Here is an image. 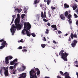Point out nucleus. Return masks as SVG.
Masks as SVG:
<instances>
[{"label": "nucleus", "mask_w": 78, "mask_h": 78, "mask_svg": "<svg viewBox=\"0 0 78 78\" xmlns=\"http://www.w3.org/2000/svg\"><path fill=\"white\" fill-rule=\"evenodd\" d=\"M22 23H24V29L22 30V33L23 35H25L27 34V36L30 37V30L31 29V26L30 24L29 23L24 22H22Z\"/></svg>", "instance_id": "nucleus-1"}, {"label": "nucleus", "mask_w": 78, "mask_h": 78, "mask_svg": "<svg viewBox=\"0 0 78 78\" xmlns=\"http://www.w3.org/2000/svg\"><path fill=\"white\" fill-rule=\"evenodd\" d=\"M39 71V69L37 68H35V69H31L30 71V78H37L36 75V72Z\"/></svg>", "instance_id": "nucleus-2"}, {"label": "nucleus", "mask_w": 78, "mask_h": 78, "mask_svg": "<svg viewBox=\"0 0 78 78\" xmlns=\"http://www.w3.org/2000/svg\"><path fill=\"white\" fill-rule=\"evenodd\" d=\"M64 52V51L63 50H62L59 53V55L61 56V58H62L64 61H67V57L69 55V53H67L66 52L65 53H63Z\"/></svg>", "instance_id": "nucleus-3"}, {"label": "nucleus", "mask_w": 78, "mask_h": 78, "mask_svg": "<svg viewBox=\"0 0 78 78\" xmlns=\"http://www.w3.org/2000/svg\"><path fill=\"white\" fill-rule=\"evenodd\" d=\"M12 27L10 29V30L11 33H12V35H14V30L16 31V28L17 30H20L21 28H22V27L20 26H19L17 25V26H16V25H15V26L14 25V24H12Z\"/></svg>", "instance_id": "nucleus-4"}, {"label": "nucleus", "mask_w": 78, "mask_h": 78, "mask_svg": "<svg viewBox=\"0 0 78 78\" xmlns=\"http://www.w3.org/2000/svg\"><path fill=\"white\" fill-rule=\"evenodd\" d=\"M17 17L15 19V25H16V26H17V25L20 27H22V25L20 23V15L19 14L17 15Z\"/></svg>", "instance_id": "nucleus-5"}, {"label": "nucleus", "mask_w": 78, "mask_h": 78, "mask_svg": "<svg viewBox=\"0 0 78 78\" xmlns=\"http://www.w3.org/2000/svg\"><path fill=\"white\" fill-rule=\"evenodd\" d=\"M77 42L78 41L76 40H74L71 44V46H72V47H75Z\"/></svg>", "instance_id": "nucleus-6"}, {"label": "nucleus", "mask_w": 78, "mask_h": 78, "mask_svg": "<svg viewBox=\"0 0 78 78\" xmlns=\"http://www.w3.org/2000/svg\"><path fill=\"white\" fill-rule=\"evenodd\" d=\"M60 17L61 20H65V16L63 14H62L60 15Z\"/></svg>", "instance_id": "nucleus-7"}, {"label": "nucleus", "mask_w": 78, "mask_h": 78, "mask_svg": "<svg viewBox=\"0 0 78 78\" xmlns=\"http://www.w3.org/2000/svg\"><path fill=\"white\" fill-rule=\"evenodd\" d=\"M5 71L4 72V74L5 75V76H7L8 75V69H7L6 70V69H5Z\"/></svg>", "instance_id": "nucleus-8"}, {"label": "nucleus", "mask_w": 78, "mask_h": 78, "mask_svg": "<svg viewBox=\"0 0 78 78\" xmlns=\"http://www.w3.org/2000/svg\"><path fill=\"white\" fill-rule=\"evenodd\" d=\"M2 45H8V44L6 43V41H4L1 44Z\"/></svg>", "instance_id": "nucleus-9"}, {"label": "nucleus", "mask_w": 78, "mask_h": 78, "mask_svg": "<svg viewBox=\"0 0 78 78\" xmlns=\"http://www.w3.org/2000/svg\"><path fill=\"white\" fill-rule=\"evenodd\" d=\"M51 27L53 28H54V30H57V29L56 28V25H53L51 26Z\"/></svg>", "instance_id": "nucleus-10"}, {"label": "nucleus", "mask_w": 78, "mask_h": 78, "mask_svg": "<svg viewBox=\"0 0 78 78\" xmlns=\"http://www.w3.org/2000/svg\"><path fill=\"white\" fill-rule=\"evenodd\" d=\"M5 62L6 64H9V59H8V57H5Z\"/></svg>", "instance_id": "nucleus-11"}, {"label": "nucleus", "mask_w": 78, "mask_h": 78, "mask_svg": "<svg viewBox=\"0 0 78 78\" xmlns=\"http://www.w3.org/2000/svg\"><path fill=\"white\" fill-rule=\"evenodd\" d=\"M16 16V15H14L13 16H12V17H13L12 20V21L11 22V24L13 23V22H14V19H15V17Z\"/></svg>", "instance_id": "nucleus-12"}, {"label": "nucleus", "mask_w": 78, "mask_h": 78, "mask_svg": "<svg viewBox=\"0 0 78 78\" xmlns=\"http://www.w3.org/2000/svg\"><path fill=\"white\" fill-rule=\"evenodd\" d=\"M12 72L13 74H16L17 73V70L16 69H13L12 71Z\"/></svg>", "instance_id": "nucleus-13"}, {"label": "nucleus", "mask_w": 78, "mask_h": 78, "mask_svg": "<svg viewBox=\"0 0 78 78\" xmlns=\"http://www.w3.org/2000/svg\"><path fill=\"white\" fill-rule=\"evenodd\" d=\"M73 10H75L76 8H77V5H75L73 6Z\"/></svg>", "instance_id": "nucleus-14"}, {"label": "nucleus", "mask_w": 78, "mask_h": 78, "mask_svg": "<svg viewBox=\"0 0 78 78\" xmlns=\"http://www.w3.org/2000/svg\"><path fill=\"white\" fill-rule=\"evenodd\" d=\"M71 17H72V15L70 14H69L68 15L67 18L69 20H71Z\"/></svg>", "instance_id": "nucleus-15"}, {"label": "nucleus", "mask_w": 78, "mask_h": 78, "mask_svg": "<svg viewBox=\"0 0 78 78\" xmlns=\"http://www.w3.org/2000/svg\"><path fill=\"white\" fill-rule=\"evenodd\" d=\"M64 6L65 8H69V5H67L66 3H65L64 4Z\"/></svg>", "instance_id": "nucleus-16"}, {"label": "nucleus", "mask_w": 78, "mask_h": 78, "mask_svg": "<svg viewBox=\"0 0 78 78\" xmlns=\"http://www.w3.org/2000/svg\"><path fill=\"white\" fill-rule=\"evenodd\" d=\"M39 0H35L34 2V5H35L36 4H37V3H39Z\"/></svg>", "instance_id": "nucleus-17"}, {"label": "nucleus", "mask_w": 78, "mask_h": 78, "mask_svg": "<svg viewBox=\"0 0 78 78\" xmlns=\"http://www.w3.org/2000/svg\"><path fill=\"white\" fill-rule=\"evenodd\" d=\"M41 17L42 18V19H43V18H44V12H41Z\"/></svg>", "instance_id": "nucleus-18"}, {"label": "nucleus", "mask_w": 78, "mask_h": 78, "mask_svg": "<svg viewBox=\"0 0 78 78\" xmlns=\"http://www.w3.org/2000/svg\"><path fill=\"white\" fill-rule=\"evenodd\" d=\"M30 34V36H31V35H32L33 37H36V34H35L34 33H32L31 34Z\"/></svg>", "instance_id": "nucleus-19"}, {"label": "nucleus", "mask_w": 78, "mask_h": 78, "mask_svg": "<svg viewBox=\"0 0 78 78\" xmlns=\"http://www.w3.org/2000/svg\"><path fill=\"white\" fill-rule=\"evenodd\" d=\"M65 17H67V16H68V12L67 11L65 12Z\"/></svg>", "instance_id": "nucleus-20"}, {"label": "nucleus", "mask_w": 78, "mask_h": 78, "mask_svg": "<svg viewBox=\"0 0 78 78\" xmlns=\"http://www.w3.org/2000/svg\"><path fill=\"white\" fill-rule=\"evenodd\" d=\"M5 46L4 45H2L0 47V50H2V49H3V48H5Z\"/></svg>", "instance_id": "nucleus-21"}, {"label": "nucleus", "mask_w": 78, "mask_h": 78, "mask_svg": "<svg viewBox=\"0 0 78 78\" xmlns=\"http://www.w3.org/2000/svg\"><path fill=\"white\" fill-rule=\"evenodd\" d=\"M22 67L23 68V71H24L26 69V67H25V66H22Z\"/></svg>", "instance_id": "nucleus-22"}, {"label": "nucleus", "mask_w": 78, "mask_h": 78, "mask_svg": "<svg viewBox=\"0 0 78 78\" xmlns=\"http://www.w3.org/2000/svg\"><path fill=\"white\" fill-rule=\"evenodd\" d=\"M7 57L8 58V59H10H10H12L13 58L11 56H8Z\"/></svg>", "instance_id": "nucleus-23"}, {"label": "nucleus", "mask_w": 78, "mask_h": 78, "mask_svg": "<svg viewBox=\"0 0 78 78\" xmlns=\"http://www.w3.org/2000/svg\"><path fill=\"white\" fill-rule=\"evenodd\" d=\"M17 64H18V63H16L15 64V65L13 66V68L14 69H16V66H17Z\"/></svg>", "instance_id": "nucleus-24"}, {"label": "nucleus", "mask_w": 78, "mask_h": 78, "mask_svg": "<svg viewBox=\"0 0 78 78\" xmlns=\"http://www.w3.org/2000/svg\"><path fill=\"white\" fill-rule=\"evenodd\" d=\"M70 37H71L72 39H73V33H71V35H70Z\"/></svg>", "instance_id": "nucleus-25"}, {"label": "nucleus", "mask_w": 78, "mask_h": 78, "mask_svg": "<svg viewBox=\"0 0 78 78\" xmlns=\"http://www.w3.org/2000/svg\"><path fill=\"white\" fill-rule=\"evenodd\" d=\"M51 2V0H48L47 1V3L48 5H50V3Z\"/></svg>", "instance_id": "nucleus-26"}, {"label": "nucleus", "mask_w": 78, "mask_h": 78, "mask_svg": "<svg viewBox=\"0 0 78 78\" xmlns=\"http://www.w3.org/2000/svg\"><path fill=\"white\" fill-rule=\"evenodd\" d=\"M25 16V14H23L21 15V17L22 18V19H23V18H24V17Z\"/></svg>", "instance_id": "nucleus-27"}, {"label": "nucleus", "mask_w": 78, "mask_h": 78, "mask_svg": "<svg viewBox=\"0 0 78 78\" xmlns=\"http://www.w3.org/2000/svg\"><path fill=\"white\" fill-rule=\"evenodd\" d=\"M22 11V9H18V13H20L21 11Z\"/></svg>", "instance_id": "nucleus-28"}, {"label": "nucleus", "mask_w": 78, "mask_h": 78, "mask_svg": "<svg viewBox=\"0 0 78 78\" xmlns=\"http://www.w3.org/2000/svg\"><path fill=\"white\" fill-rule=\"evenodd\" d=\"M18 71H19V72H23V69H22V68H20V69H18Z\"/></svg>", "instance_id": "nucleus-29"}, {"label": "nucleus", "mask_w": 78, "mask_h": 78, "mask_svg": "<svg viewBox=\"0 0 78 78\" xmlns=\"http://www.w3.org/2000/svg\"><path fill=\"white\" fill-rule=\"evenodd\" d=\"M41 46L42 47V48H45L46 45L45 44H42L41 45Z\"/></svg>", "instance_id": "nucleus-30"}, {"label": "nucleus", "mask_w": 78, "mask_h": 78, "mask_svg": "<svg viewBox=\"0 0 78 78\" xmlns=\"http://www.w3.org/2000/svg\"><path fill=\"white\" fill-rule=\"evenodd\" d=\"M51 9H52V11H53L54 9H56V7H53V6H51Z\"/></svg>", "instance_id": "nucleus-31"}, {"label": "nucleus", "mask_w": 78, "mask_h": 78, "mask_svg": "<svg viewBox=\"0 0 78 78\" xmlns=\"http://www.w3.org/2000/svg\"><path fill=\"white\" fill-rule=\"evenodd\" d=\"M68 42H69V43H70L71 42V38H70V37H69V39L68 40Z\"/></svg>", "instance_id": "nucleus-32"}, {"label": "nucleus", "mask_w": 78, "mask_h": 78, "mask_svg": "<svg viewBox=\"0 0 78 78\" xmlns=\"http://www.w3.org/2000/svg\"><path fill=\"white\" fill-rule=\"evenodd\" d=\"M49 33V30H48V29H46L45 31L46 34H48Z\"/></svg>", "instance_id": "nucleus-33"}, {"label": "nucleus", "mask_w": 78, "mask_h": 78, "mask_svg": "<svg viewBox=\"0 0 78 78\" xmlns=\"http://www.w3.org/2000/svg\"><path fill=\"white\" fill-rule=\"evenodd\" d=\"M47 17V16H46V12L45 11H44V18H46Z\"/></svg>", "instance_id": "nucleus-34"}, {"label": "nucleus", "mask_w": 78, "mask_h": 78, "mask_svg": "<svg viewBox=\"0 0 78 78\" xmlns=\"http://www.w3.org/2000/svg\"><path fill=\"white\" fill-rule=\"evenodd\" d=\"M74 37L75 38H78V37L77 36V35L76 34H74L73 37Z\"/></svg>", "instance_id": "nucleus-35"}, {"label": "nucleus", "mask_w": 78, "mask_h": 78, "mask_svg": "<svg viewBox=\"0 0 78 78\" xmlns=\"http://www.w3.org/2000/svg\"><path fill=\"white\" fill-rule=\"evenodd\" d=\"M68 22H69V24L72 25V22L71 21V20H68Z\"/></svg>", "instance_id": "nucleus-36"}, {"label": "nucleus", "mask_w": 78, "mask_h": 78, "mask_svg": "<svg viewBox=\"0 0 78 78\" xmlns=\"http://www.w3.org/2000/svg\"><path fill=\"white\" fill-rule=\"evenodd\" d=\"M15 64V63L13 61H12V62H10V64L11 65H14Z\"/></svg>", "instance_id": "nucleus-37"}, {"label": "nucleus", "mask_w": 78, "mask_h": 78, "mask_svg": "<svg viewBox=\"0 0 78 78\" xmlns=\"http://www.w3.org/2000/svg\"><path fill=\"white\" fill-rule=\"evenodd\" d=\"M40 71H38L37 72V75H40Z\"/></svg>", "instance_id": "nucleus-38"}, {"label": "nucleus", "mask_w": 78, "mask_h": 78, "mask_svg": "<svg viewBox=\"0 0 78 78\" xmlns=\"http://www.w3.org/2000/svg\"><path fill=\"white\" fill-rule=\"evenodd\" d=\"M60 73L62 75V76H64V73H63V72H62L61 71H60Z\"/></svg>", "instance_id": "nucleus-39"}, {"label": "nucleus", "mask_w": 78, "mask_h": 78, "mask_svg": "<svg viewBox=\"0 0 78 78\" xmlns=\"http://www.w3.org/2000/svg\"><path fill=\"white\" fill-rule=\"evenodd\" d=\"M23 52L24 53V52H27V50L24 49L23 50H22Z\"/></svg>", "instance_id": "nucleus-40"}, {"label": "nucleus", "mask_w": 78, "mask_h": 78, "mask_svg": "<svg viewBox=\"0 0 78 78\" xmlns=\"http://www.w3.org/2000/svg\"><path fill=\"white\" fill-rule=\"evenodd\" d=\"M43 21H44V22H48V20H46V19H45V18H44L43 19Z\"/></svg>", "instance_id": "nucleus-41"}, {"label": "nucleus", "mask_w": 78, "mask_h": 78, "mask_svg": "<svg viewBox=\"0 0 78 78\" xmlns=\"http://www.w3.org/2000/svg\"><path fill=\"white\" fill-rule=\"evenodd\" d=\"M4 41H5V40H4V39H1L0 40V42H3Z\"/></svg>", "instance_id": "nucleus-42"}, {"label": "nucleus", "mask_w": 78, "mask_h": 78, "mask_svg": "<svg viewBox=\"0 0 78 78\" xmlns=\"http://www.w3.org/2000/svg\"><path fill=\"white\" fill-rule=\"evenodd\" d=\"M26 8H24V10L25 11H24L25 14H26V13H27V11L25 10H26Z\"/></svg>", "instance_id": "nucleus-43"}, {"label": "nucleus", "mask_w": 78, "mask_h": 78, "mask_svg": "<svg viewBox=\"0 0 78 78\" xmlns=\"http://www.w3.org/2000/svg\"><path fill=\"white\" fill-rule=\"evenodd\" d=\"M74 16L75 18H77V17H78V16H77V15H76V14L74 13Z\"/></svg>", "instance_id": "nucleus-44"}, {"label": "nucleus", "mask_w": 78, "mask_h": 78, "mask_svg": "<svg viewBox=\"0 0 78 78\" xmlns=\"http://www.w3.org/2000/svg\"><path fill=\"white\" fill-rule=\"evenodd\" d=\"M22 48H22V46H20L18 48V49H22Z\"/></svg>", "instance_id": "nucleus-45"}, {"label": "nucleus", "mask_w": 78, "mask_h": 78, "mask_svg": "<svg viewBox=\"0 0 78 78\" xmlns=\"http://www.w3.org/2000/svg\"><path fill=\"white\" fill-rule=\"evenodd\" d=\"M13 61L15 62H17V58H16Z\"/></svg>", "instance_id": "nucleus-46"}, {"label": "nucleus", "mask_w": 78, "mask_h": 78, "mask_svg": "<svg viewBox=\"0 0 78 78\" xmlns=\"http://www.w3.org/2000/svg\"><path fill=\"white\" fill-rule=\"evenodd\" d=\"M43 41H46V39H45V37H44L43 38Z\"/></svg>", "instance_id": "nucleus-47"}, {"label": "nucleus", "mask_w": 78, "mask_h": 78, "mask_svg": "<svg viewBox=\"0 0 78 78\" xmlns=\"http://www.w3.org/2000/svg\"><path fill=\"white\" fill-rule=\"evenodd\" d=\"M13 68H14V67H13V66H10V69L11 70H12V69H13Z\"/></svg>", "instance_id": "nucleus-48"}, {"label": "nucleus", "mask_w": 78, "mask_h": 78, "mask_svg": "<svg viewBox=\"0 0 78 78\" xmlns=\"http://www.w3.org/2000/svg\"><path fill=\"white\" fill-rule=\"evenodd\" d=\"M58 33L59 34H61V33H62V32H61L60 30L58 31Z\"/></svg>", "instance_id": "nucleus-49"}, {"label": "nucleus", "mask_w": 78, "mask_h": 78, "mask_svg": "<svg viewBox=\"0 0 78 78\" xmlns=\"http://www.w3.org/2000/svg\"><path fill=\"white\" fill-rule=\"evenodd\" d=\"M47 25H48V27H50V26H51V24H50V23H47Z\"/></svg>", "instance_id": "nucleus-50"}, {"label": "nucleus", "mask_w": 78, "mask_h": 78, "mask_svg": "<svg viewBox=\"0 0 78 78\" xmlns=\"http://www.w3.org/2000/svg\"><path fill=\"white\" fill-rule=\"evenodd\" d=\"M74 64H78V62H77V61H76L74 62Z\"/></svg>", "instance_id": "nucleus-51"}, {"label": "nucleus", "mask_w": 78, "mask_h": 78, "mask_svg": "<svg viewBox=\"0 0 78 78\" xmlns=\"http://www.w3.org/2000/svg\"><path fill=\"white\" fill-rule=\"evenodd\" d=\"M53 42L54 44H57L56 42V41H53Z\"/></svg>", "instance_id": "nucleus-52"}, {"label": "nucleus", "mask_w": 78, "mask_h": 78, "mask_svg": "<svg viewBox=\"0 0 78 78\" xmlns=\"http://www.w3.org/2000/svg\"><path fill=\"white\" fill-rule=\"evenodd\" d=\"M76 12H77V14H78V9L76 10Z\"/></svg>", "instance_id": "nucleus-53"}, {"label": "nucleus", "mask_w": 78, "mask_h": 78, "mask_svg": "<svg viewBox=\"0 0 78 78\" xmlns=\"http://www.w3.org/2000/svg\"><path fill=\"white\" fill-rule=\"evenodd\" d=\"M20 42H23V39H21V40H20Z\"/></svg>", "instance_id": "nucleus-54"}, {"label": "nucleus", "mask_w": 78, "mask_h": 78, "mask_svg": "<svg viewBox=\"0 0 78 78\" xmlns=\"http://www.w3.org/2000/svg\"><path fill=\"white\" fill-rule=\"evenodd\" d=\"M67 35H68V34H66L64 35L65 36H67Z\"/></svg>", "instance_id": "nucleus-55"}, {"label": "nucleus", "mask_w": 78, "mask_h": 78, "mask_svg": "<svg viewBox=\"0 0 78 78\" xmlns=\"http://www.w3.org/2000/svg\"><path fill=\"white\" fill-rule=\"evenodd\" d=\"M0 72L1 74H2V69H1L0 70Z\"/></svg>", "instance_id": "nucleus-56"}, {"label": "nucleus", "mask_w": 78, "mask_h": 78, "mask_svg": "<svg viewBox=\"0 0 78 78\" xmlns=\"http://www.w3.org/2000/svg\"><path fill=\"white\" fill-rule=\"evenodd\" d=\"M40 7H41L42 8V6H43V5H42V4H41L40 5Z\"/></svg>", "instance_id": "nucleus-57"}, {"label": "nucleus", "mask_w": 78, "mask_h": 78, "mask_svg": "<svg viewBox=\"0 0 78 78\" xmlns=\"http://www.w3.org/2000/svg\"><path fill=\"white\" fill-rule=\"evenodd\" d=\"M76 74L77 76V78H78V72L76 73Z\"/></svg>", "instance_id": "nucleus-58"}, {"label": "nucleus", "mask_w": 78, "mask_h": 78, "mask_svg": "<svg viewBox=\"0 0 78 78\" xmlns=\"http://www.w3.org/2000/svg\"><path fill=\"white\" fill-rule=\"evenodd\" d=\"M48 16H49V17H51V14H49Z\"/></svg>", "instance_id": "nucleus-59"}, {"label": "nucleus", "mask_w": 78, "mask_h": 78, "mask_svg": "<svg viewBox=\"0 0 78 78\" xmlns=\"http://www.w3.org/2000/svg\"><path fill=\"white\" fill-rule=\"evenodd\" d=\"M15 9V11H16L18 10V9Z\"/></svg>", "instance_id": "nucleus-60"}, {"label": "nucleus", "mask_w": 78, "mask_h": 78, "mask_svg": "<svg viewBox=\"0 0 78 78\" xmlns=\"http://www.w3.org/2000/svg\"><path fill=\"white\" fill-rule=\"evenodd\" d=\"M44 2H47V0H44Z\"/></svg>", "instance_id": "nucleus-61"}, {"label": "nucleus", "mask_w": 78, "mask_h": 78, "mask_svg": "<svg viewBox=\"0 0 78 78\" xmlns=\"http://www.w3.org/2000/svg\"><path fill=\"white\" fill-rule=\"evenodd\" d=\"M75 2H78V0H74Z\"/></svg>", "instance_id": "nucleus-62"}, {"label": "nucleus", "mask_w": 78, "mask_h": 78, "mask_svg": "<svg viewBox=\"0 0 78 78\" xmlns=\"http://www.w3.org/2000/svg\"><path fill=\"white\" fill-rule=\"evenodd\" d=\"M66 77V78H71V77Z\"/></svg>", "instance_id": "nucleus-63"}, {"label": "nucleus", "mask_w": 78, "mask_h": 78, "mask_svg": "<svg viewBox=\"0 0 78 78\" xmlns=\"http://www.w3.org/2000/svg\"><path fill=\"white\" fill-rule=\"evenodd\" d=\"M76 67H78V65H76Z\"/></svg>", "instance_id": "nucleus-64"}]
</instances>
